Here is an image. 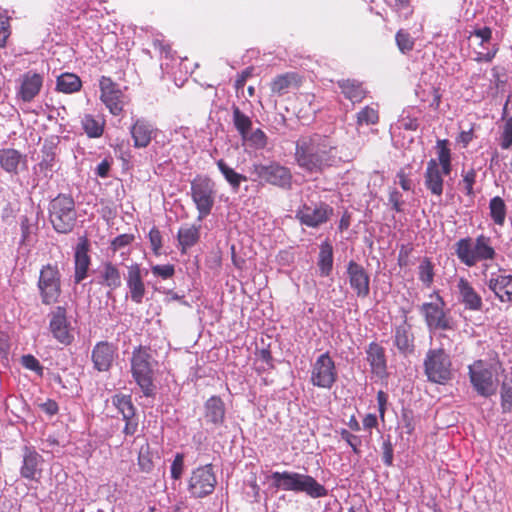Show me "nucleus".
<instances>
[{
	"label": "nucleus",
	"mask_w": 512,
	"mask_h": 512,
	"mask_svg": "<svg viewBox=\"0 0 512 512\" xmlns=\"http://www.w3.org/2000/svg\"><path fill=\"white\" fill-rule=\"evenodd\" d=\"M294 158L301 169L311 174L323 173L339 161L334 141L329 136L317 133L296 141Z\"/></svg>",
	"instance_id": "f257e3e1"
},
{
	"label": "nucleus",
	"mask_w": 512,
	"mask_h": 512,
	"mask_svg": "<svg viewBox=\"0 0 512 512\" xmlns=\"http://www.w3.org/2000/svg\"><path fill=\"white\" fill-rule=\"evenodd\" d=\"M437 159L431 158L427 162L424 172V185L432 195L441 197L444 190V176L452 172V156L447 139L436 142Z\"/></svg>",
	"instance_id": "f03ea898"
},
{
	"label": "nucleus",
	"mask_w": 512,
	"mask_h": 512,
	"mask_svg": "<svg viewBox=\"0 0 512 512\" xmlns=\"http://www.w3.org/2000/svg\"><path fill=\"white\" fill-rule=\"evenodd\" d=\"M454 252L459 261L467 267H474L483 261H492L496 257L491 237L480 234L475 239L467 236L454 244Z\"/></svg>",
	"instance_id": "7ed1b4c3"
},
{
	"label": "nucleus",
	"mask_w": 512,
	"mask_h": 512,
	"mask_svg": "<svg viewBox=\"0 0 512 512\" xmlns=\"http://www.w3.org/2000/svg\"><path fill=\"white\" fill-rule=\"evenodd\" d=\"M276 488L285 491L305 492L313 498L327 495L326 488L318 483L312 476L296 472H273L271 475Z\"/></svg>",
	"instance_id": "20e7f679"
},
{
	"label": "nucleus",
	"mask_w": 512,
	"mask_h": 512,
	"mask_svg": "<svg viewBox=\"0 0 512 512\" xmlns=\"http://www.w3.org/2000/svg\"><path fill=\"white\" fill-rule=\"evenodd\" d=\"M468 376L473 390L482 397L488 398L498 390V373L495 366L485 360L478 359L468 365Z\"/></svg>",
	"instance_id": "39448f33"
},
{
	"label": "nucleus",
	"mask_w": 512,
	"mask_h": 512,
	"mask_svg": "<svg viewBox=\"0 0 512 512\" xmlns=\"http://www.w3.org/2000/svg\"><path fill=\"white\" fill-rule=\"evenodd\" d=\"M49 219L58 233H69L76 223L75 203L71 196L59 194L49 207Z\"/></svg>",
	"instance_id": "423d86ee"
},
{
	"label": "nucleus",
	"mask_w": 512,
	"mask_h": 512,
	"mask_svg": "<svg viewBox=\"0 0 512 512\" xmlns=\"http://www.w3.org/2000/svg\"><path fill=\"white\" fill-rule=\"evenodd\" d=\"M37 287L42 304H56L62 294L61 273L57 263L43 265L39 272Z\"/></svg>",
	"instance_id": "0eeeda50"
},
{
	"label": "nucleus",
	"mask_w": 512,
	"mask_h": 512,
	"mask_svg": "<svg viewBox=\"0 0 512 512\" xmlns=\"http://www.w3.org/2000/svg\"><path fill=\"white\" fill-rule=\"evenodd\" d=\"M150 358L148 349L142 346L133 351L131 358L132 376L143 394L147 397L154 396L155 394Z\"/></svg>",
	"instance_id": "6e6552de"
},
{
	"label": "nucleus",
	"mask_w": 512,
	"mask_h": 512,
	"mask_svg": "<svg viewBox=\"0 0 512 512\" xmlns=\"http://www.w3.org/2000/svg\"><path fill=\"white\" fill-rule=\"evenodd\" d=\"M214 182L208 176H196L191 181V197L198 211V220L206 218L215 202Z\"/></svg>",
	"instance_id": "1a4fd4ad"
},
{
	"label": "nucleus",
	"mask_w": 512,
	"mask_h": 512,
	"mask_svg": "<svg viewBox=\"0 0 512 512\" xmlns=\"http://www.w3.org/2000/svg\"><path fill=\"white\" fill-rule=\"evenodd\" d=\"M452 363L444 349H430L424 360V371L429 381L444 384L452 377Z\"/></svg>",
	"instance_id": "9d476101"
},
{
	"label": "nucleus",
	"mask_w": 512,
	"mask_h": 512,
	"mask_svg": "<svg viewBox=\"0 0 512 512\" xmlns=\"http://www.w3.org/2000/svg\"><path fill=\"white\" fill-rule=\"evenodd\" d=\"M430 297H435V302L423 303L420 307V312L428 329L430 331L452 329L451 318L444 310L445 302L443 298L438 292H434Z\"/></svg>",
	"instance_id": "9b49d317"
},
{
	"label": "nucleus",
	"mask_w": 512,
	"mask_h": 512,
	"mask_svg": "<svg viewBox=\"0 0 512 512\" xmlns=\"http://www.w3.org/2000/svg\"><path fill=\"white\" fill-rule=\"evenodd\" d=\"M252 172L258 179L283 189H290L292 185V173L289 168L278 162L269 164L255 163L252 166Z\"/></svg>",
	"instance_id": "f8f14e48"
},
{
	"label": "nucleus",
	"mask_w": 512,
	"mask_h": 512,
	"mask_svg": "<svg viewBox=\"0 0 512 512\" xmlns=\"http://www.w3.org/2000/svg\"><path fill=\"white\" fill-rule=\"evenodd\" d=\"M217 484L211 464L194 469L188 480V491L194 498H204L213 493Z\"/></svg>",
	"instance_id": "ddd939ff"
},
{
	"label": "nucleus",
	"mask_w": 512,
	"mask_h": 512,
	"mask_svg": "<svg viewBox=\"0 0 512 512\" xmlns=\"http://www.w3.org/2000/svg\"><path fill=\"white\" fill-rule=\"evenodd\" d=\"M337 369L328 352L321 354L313 363L310 381L319 388L331 389L337 380Z\"/></svg>",
	"instance_id": "4468645a"
},
{
	"label": "nucleus",
	"mask_w": 512,
	"mask_h": 512,
	"mask_svg": "<svg viewBox=\"0 0 512 512\" xmlns=\"http://www.w3.org/2000/svg\"><path fill=\"white\" fill-rule=\"evenodd\" d=\"M100 100L114 116H119L126 104V96L110 77L102 76L99 80Z\"/></svg>",
	"instance_id": "2eb2a0df"
},
{
	"label": "nucleus",
	"mask_w": 512,
	"mask_h": 512,
	"mask_svg": "<svg viewBox=\"0 0 512 512\" xmlns=\"http://www.w3.org/2000/svg\"><path fill=\"white\" fill-rule=\"evenodd\" d=\"M333 215V208L324 202L313 205L303 204L296 211V218L302 225L318 228L329 221Z\"/></svg>",
	"instance_id": "dca6fc26"
},
{
	"label": "nucleus",
	"mask_w": 512,
	"mask_h": 512,
	"mask_svg": "<svg viewBox=\"0 0 512 512\" xmlns=\"http://www.w3.org/2000/svg\"><path fill=\"white\" fill-rule=\"evenodd\" d=\"M49 331L53 338L63 345H70L74 340L71 323L67 317V309L64 306L55 307L48 315Z\"/></svg>",
	"instance_id": "f3484780"
},
{
	"label": "nucleus",
	"mask_w": 512,
	"mask_h": 512,
	"mask_svg": "<svg viewBox=\"0 0 512 512\" xmlns=\"http://www.w3.org/2000/svg\"><path fill=\"white\" fill-rule=\"evenodd\" d=\"M43 75L28 71L21 75L16 98L25 103L32 102L40 93L43 86Z\"/></svg>",
	"instance_id": "a211bd4d"
},
{
	"label": "nucleus",
	"mask_w": 512,
	"mask_h": 512,
	"mask_svg": "<svg viewBox=\"0 0 512 512\" xmlns=\"http://www.w3.org/2000/svg\"><path fill=\"white\" fill-rule=\"evenodd\" d=\"M487 286L500 302H512V274H507L505 270L499 269L497 273L491 274Z\"/></svg>",
	"instance_id": "6ab92c4d"
},
{
	"label": "nucleus",
	"mask_w": 512,
	"mask_h": 512,
	"mask_svg": "<svg viewBox=\"0 0 512 512\" xmlns=\"http://www.w3.org/2000/svg\"><path fill=\"white\" fill-rule=\"evenodd\" d=\"M347 275L350 287L357 297L366 298L370 293V277L364 267L351 260L347 265Z\"/></svg>",
	"instance_id": "aec40b11"
},
{
	"label": "nucleus",
	"mask_w": 512,
	"mask_h": 512,
	"mask_svg": "<svg viewBox=\"0 0 512 512\" xmlns=\"http://www.w3.org/2000/svg\"><path fill=\"white\" fill-rule=\"evenodd\" d=\"M117 347L108 342L100 341L92 349L91 359L93 367L99 372L108 371L116 357Z\"/></svg>",
	"instance_id": "412c9836"
},
{
	"label": "nucleus",
	"mask_w": 512,
	"mask_h": 512,
	"mask_svg": "<svg viewBox=\"0 0 512 512\" xmlns=\"http://www.w3.org/2000/svg\"><path fill=\"white\" fill-rule=\"evenodd\" d=\"M43 462V457L33 447L25 446L20 475L27 480H38L41 477Z\"/></svg>",
	"instance_id": "4be33fe9"
},
{
	"label": "nucleus",
	"mask_w": 512,
	"mask_h": 512,
	"mask_svg": "<svg viewBox=\"0 0 512 512\" xmlns=\"http://www.w3.org/2000/svg\"><path fill=\"white\" fill-rule=\"evenodd\" d=\"M126 284L130 292V298L135 304H141L146 293L141 267L134 263L128 266Z\"/></svg>",
	"instance_id": "5701e85b"
},
{
	"label": "nucleus",
	"mask_w": 512,
	"mask_h": 512,
	"mask_svg": "<svg viewBox=\"0 0 512 512\" xmlns=\"http://www.w3.org/2000/svg\"><path fill=\"white\" fill-rule=\"evenodd\" d=\"M135 148H146L156 137L157 129L145 119H137L130 128Z\"/></svg>",
	"instance_id": "b1692460"
},
{
	"label": "nucleus",
	"mask_w": 512,
	"mask_h": 512,
	"mask_svg": "<svg viewBox=\"0 0 512 512\" xmlns=\"http://www.w3.org/2000/svg\"><path fill=\"white\" fill-rule=\"evenodd\" d=\"M366 354L371 372L380 378L385 377L387 375V364L384 348L377 342H371Z\"/></svg>",
	"instance_id": "393cba45"
},
{
	"label": "nucleus",
	"mask_w": 512,
	"mask_h": 512,
	"mask_svg": "<svg viewBox=\"0 0 512 512\" xmlns=\"http://www.w3.org/2000/svg\"><path fill=\"white\" fill-rule=\"evenodd\" d=\"M88 251V240L87 238H82L75 249L74 281L77 284L87 277V272L91 263Z\"/></svg>",
	"instance_id": "a878e982"
},
{
	"label": "nucleus",
	"mask_w": 512,
	"mask_h": 512,
	"mask_svg": "<svg viewBox=\"0 0 512 512\" xmlns=\"http://www.w3.org/2000/svg\"><path fill=\"white\" fill-rule=\"evenodd\" d=\"M460 299L466 309L471 311H480L483 307L482 297L474 289L471 283L465 279L460 278L457 284Z\"/></svg>",
	"instance_id": "bb28decb"
},
{
	"label": "nucleus",
	"mask_w": 512,
	"mask_h": 512,
	"mask_svg": "<svg viewBox=\"0 0 512 512\" xmlns=\"http://www.w3.org/2000/svg\"><path fill=\"white\" fill-rule=\"evenodd\" d=\"M26 167L27 157L13 148L0 149V167L10 174H18V168Z\"/></svg>",
	"instance_id": "cd10ccee"
},
{
	"label": "nucleus",
	"mask_w": 512,
	"mask_h": 512,
	"mask_svg": "<svg viewBox=\"0 0 512 512\" xmlns=\"http://www.w3.org/2000/svg\"><path fill=\"white\" fill-rule=\"evenodd\" d=\"M302 84V78L298 73L286 72L276 76L271 84L270 89L272 93L283 95L289 92L292 88H298Z\"/></svg>",
	"instance_id": "c85d7f7f"
},
{
	"label": "nucleus",
	"mask_w": 512,
	"mask_h": 512,
	"mask_svg": "<svg viewBox=\"0 0 512 512\" xmlns=\"http://www.w3.org/2000/svg\"><path fill=\"white\" fill-rule=\"evenodd\" d=\"M341 93L352 103H360L367 94L363 83L356 79H341L337 81Z\"/></svg>",
	"instance_id": "c756f323"
},
{
	"label": "nucleus",
	"mask_w": 512,
	"mask_h": 512,
	"mask_svg": "<svg viewBox=\"0 0 512 512\" xmlns=\"http://www.w3.org/2000/svg\"><path fill=\"white\" fill-rule=\"evenodd\" d=\"M415 94L421 102H428L431 109L439 110L442 101L440 87L423 82L417 85Z\"/></svg>",
	"instance_id": "7c9ffc66"
},
{
	"label": "nucleus",
	"mask_w": 512,
	"mask_h": 512,
	"mask_svg": "<svg viewBox=\"0 0 512 512\" xmlns=\"http://www.w3.org/2000/svg\"><path fill=\"white\" fill-rule=\"evenodd\" d=\"M99 284L109 288L110 290H116L122 284L121 272L119 268L112 262H104L99 271Z\"/></svg>",
	"instance_id": "2f4dec72"
},
{
	"label": "nucleus",
	"mask_w": 512,
	"mask_h": 512,
	"mask_svg": "<svg viewBox=\"0 0 512 512\" xmlns=\"http://www.w3.org/2000/svg\"><path fill=\"white\" fill-rule=\"evenodd\" d=\"M394 343L398 350L404 354L411 353L414 350V336L411 332V326L406 321L396 327Z\"/></svg>",
	"instance_id": "473e14b6"
},
{
	"label": "nucleus",
	"mask_w": 512,
	"mask_h": 512,
	"mask_svg": "<svg viewBox=\"0 0 512 512\" xmlns=\"http://www.w3.org/2000/svg\"><path fill=\"white\" fill-rule=\"evenodd\" d=\"M204 417L207 422L221 425L225 418V406L220 397L212 396L205 403Z\"/></svg>",
	"instance_id": "72a5a7b5"
},
{
	"label": "nucleus",
	"mask_w": 512,
	"mask_h": 512,
	"mask_svg": "<svg viewBox=\"0 0 512 512\" xmlns=\"http://www.w3.org/2000/svg\"><path fill=\"white\" fill-rule=\"evenodd\" d=\"M200 239V226L185 225L180 227L177 233V240L180 251L185 254L189 248L194 246Z\"/></svg>",
	"instance_id": "f704fd0d"
},
{
	"label": "nucleus",
	"mask_w": 512,
	"mask_h": 512,
	"mask_svg": "<svg viewBox=\"0 0 512 512\" xmlns=\"http://www.w3.org/2000/svg\"><path fill=\"white\" fill-rule=\"evenodd\" d=\"M318 267L322 276H329L333 269V247L327 240L320 245Z\"/></svg>",
	"instance_id": "c9c22d12"
},
{
	"label": "nucleus",
	"mask_w": 512,
	"mask_h": 512,
	"mask_svg": "<svg viewBox=\"0 0 512 512\" xmlns=\"http://www.w3.org/2000/svg\"><path fill=\"white\" fill-rule=\"evenodd\" d=\"M57 90L66 94L78 92L82 87V81L74 73H63L57 78Z\"/></svg>",
	"instance_id": "e433bc0d"
},
{
	"label": "nucleus",
	"mask_w": 512,
	"mask_h": 512,
	"mask_svg": "<svg viewBox=\"0 0 512 512\" xmlns=\"http://www.w3.org/2000/svg\"><path fill=\"white\" fill-rule=\"evenodd\" d=\"M216 165L219 171L222 173L225 180L234 190H238L241 183L246 182L248 180L245 175L236 172L223 159H219L216 162Z\"/></svg>",
	"instance_id": "4c0bfd02"
},
{
	"label": "nucleus",
	"mask_w": 512,
	"mask_h": 512,
	"mask_svg": "<svg viewBox=\"0 0 512 512\" xmlns=\"http://www.w3.org/2000/svg\"><path fill=\"white\" fill-rule=\"evenodd\" d=\"M233 124L240 134L241 138H247V133L251 131L252 120L249 116L244 114L236 105L232 107Z\"/></svg>",
	"instance_id": "58836bf2"
},
{
	"label": "nucleus",
	"mask_w": 512,
	"mask_h": 512,
	"mask_svg": "<svg viewBox=\"0 0 512 512\" xmlns=\"http://www.w3.org/2000/svg\"><path fill=\"white\" fill-rule=\"evenodd\" d=\"M489 210L493 222L498 226H503L507 211L504 200L499 196L493 197L489 202Z\"/></svg>",
	"instance_id": "ea45409f"
},
{
	"label": "nucleus",
	"mask_w": 512,
	"mask_h": 512,
	"mask_svg": "<svg viewBox=\"0 0 512 512\" xmlns=\"http://www.w3.org/2000/svg\"><path fill=\"white\" fill-rule=\"evenodd\" d=\"M82 127L90 138H98L104 132V121L96 119L93 115L86 114L82 118Z\"/></svg>",
	"instance_id": "a19ab883"
},
{
	"label": "nucleus",
	"mask_w": 512,
	"mask_h": 512,
	"mask_svg": "<svg viewBox=\"0 0 512 512\" xmlns=\"http://www.w3.org/2000/svg\"><path fill=\"white\" fill-rule=\"evenodd\" d=\"M112 403L123 418L135 416V407L130 395L116 394L112 397Z\"/></svg>",
	"instance_id": "79ce46f5"
},
{
	"label": "nucleus",
	"mask_w": 512,
	"mask_h": 512,
	"mask_svg": "<svg viewBox=\"0 0 512 512\" xmlns=\"http://www.w3.org/2000/svg\"><path fill=\"white\" fill-rule=\"evenodd\" d=\"M154 453L148 442H145L138 453V466L142 472L150 473L154 468Z\"/></svg>",
	"instance_id": "37998d69"
},
{
	"label": "nucleus",
	"mask_w": 512,
	"mask_h": 512,
	"mask_svg": "<svg viewBox=\"0 0 512 512\" xmlns=\"http://www.w3.org/2000/svg\"><path fill=\"white\" fill-rule=\"evenodd\" d=\"M379 122V112L376 108L365 106L356 115L358 126L375 125Z\"/></svg>",
	"instance_id": "c03bdc74"
},
{
	"label": "nucleus",
	"mask_w": 512,
	"mask_h": 512,
	"mask_svg": "<svg viewBox=\"0 0 512 512\" xmlns=\"http://www.w3.org/2000/svg\"><path fill=\"white\" fill-rule=\"evenodd\" d=\"M419 280L426 286L430 287L434 280V266L431 260L425 257L418 267Z\"/></svg>",
	"instance_id": "a18cd8bd"
},
{
	"label": "nucleus",
	"mask_w": 512,
	"mask_h": 512,
	"mask_svg": "<svg viewBox=\"0 0 512 512\" xmlns=\"http://www.w3.org/2000/svg\"><path fill=\"white\" fill-rule=\"evenodd\" d=\"M395 41L398 49L401 51V53L406 54L413 50L415 41L411 37V35L404 31L403 29H400L396 35H395Z\"/></svg>",
	"instance_id": "49530a36"
},
{
	"label": "nucleus",
	"mask_w": 512,
	"mask_h": 512,
	"mask_svg": "<svg viewBox=\"0 0 512 512\" xmlns=\"http://www.w3.org/2000/svg\"><path fill=\"white\" fill-rule=\"evenodd\" d=\"M242 140L247 141L250 146L258 150L264 149L267 145V136L265 132L259 128L248 132L247 138H242Z\"/></svg>",
	"instance_id": "de8ad7c7"
},
{
	"label": "nucleus",
	"mask_w": 512,
	"mask_h": 512,
	"mask_svg": "<svg viewBox=\"0 0 512 512\" xmlns=\"http://www.w3.org/2000/svg\"><path fill=\"white\" fill-rule=\"evenodd\" d=\"M55 158L56 155L51 150L43 151V156L38 167L40 172H42L46 178H50L52 176Z\"/></svg>",
	"instance_id": "09e8293b"
},
{
	"label": "nucleus",
	"mask_w": 512,
	"mask_h": 512,
	"mask_svg": "<svg viewBox=\"0 0 512 512\" xmlns=\"http://www.w3.org/2000/svg\"><path fill=\"white\" fill-rule=\"evenodd\" d=\"M501 407L503 412L512 410V382H503L501 386Z\"/></svg>",
	"instance_id": "8fccbe9b"
},
{
	"label": "nucleus",
	"mask_w": 512,
	"mask_h": 512,
	"mask_svg": "<svg viewBox=\"0 0 512 512\" xmlns=\"http://www.w3.org/2000/svg\"><path fill=\"white\" fill-rule=\"evenodd\" d=\"M21 364L26 369L34 371L37 375H43V366L35 356L31 354L23 355L21 357Z\"/></svg>",
	"instance_id": "3c124183"
},
{
	"label": "nucleus",
	"mask_w": 512,
	"mask_h": 512,
	"mask_svg": "<svg viewBox=\"0 0 512 512\" xmlns=\"http://www.w3.org/2000/svg\"><path fill=\"white\" fill-rule=\"evenodd\" d=\"M151 272L155 277H160L166 280L174 276L175 267L173 264L154 265L151 267Z\"/></svg>",
	"instance_id": "603ef678"
},
{
	"label": "nucleus",
	"mask_w": 512,
	"mask_h": 512,
	"mask_svg": "<svg viewBox=\"0 0 512 512\" xmlns=\"http://www.w3.org/2000/svg\"><path fill=\"white\" fill-rule=\"evenodd\" d=\"M11 34L10 17L0 13V47L3 48L7 44V40Z\"/></svg>",
	"instance_id": "864d4df0"
},
{
	"label": "nucleus",
	"mask_w": 512,
	"mask_h": 512,
	"mask_svg": "<svg viewBox=\"0 0 512 512\" xmlns=\"http://www.w3.org/2000/svg\"><path fill=\"white\" fill-rule=\"evenodd\" d=\"M476 171L471 168L463 174L462 184L468 196L474 195V184L476 182Z\"/></svg>",
	"instance_id": "5fc2aeb1"
},
{
	"label": "nucleus",
	"mask_w": 512,
	"mask_h": 512,
	"mask_svg": "<svg viewBox=\"0 0 512 512\" xmlns=\"http://www.w3.org/2000/svg\"><path fill=\"white\" fill-rule=\"evenodd\" d=\"M152 45L155 49H157L162 56L165 58H172L173 51L169 42H167L163 37H156L152 41Z\"/></svg>",
	"instance_id": "6e6d98bb"
},
{
	"label": "nucleus",
	"mask_w": 512,
	"mask_h": 512,
	"mask_svg": "<svg viewBox=\"0 0 512 512\" xmlns=\"http://www.w3.org/2000/svg\"><path fill=\"white\" fill-rule=\"evenodd\" d=\"M152 251L155 255L161 254L162 249V236L158 228L153 227L148 234Z\"/></svg>",
	"instance_id": "4d7b16f0"
},
{
	"label": "nucleus",
	"mask_w": 512,
	"mask_h": 512,
	"mask_svg": "<svg viewBox=\"0 0 512 512\" xmlns=\"http://www.w3.org/2000/svg\"><path fill=\"white\" fill-rule=\"evenodd\" d=\"M512 145V117L508 118L503 126L501 135V147L508 149Z\"/></svg>",
	"instance_id": "13d9d810"
},
{
	"label": "nucleus",
	"mask_w": 512,
	"mask_h": 512,
	"mask_svg": "<svg viewBox=\"0 0 512 512\" xmlns=\"http://www.w3.org/2000/svg\"><path fill=\"white\" fill-rule=\"evenodd\" d=\"M171 477L175 480L181 478L184 471V455L177 453L171 464Z\"/></svg>",
	"instance_id": "bf43d9fd"
},
{
	"label": "nucleus",
	"mask_w": 512,
	"mask_h": 512,
	"mask_svg": "<svg viewBox=\"0 0 512 512\" xmlns=\"http://www.w3.org/2000/svg\"><path fill=\"white\" fill-rule=\"evenodd\" d=\"M340 435L341 438L345 440L348 443V445L352 448L354 453H360L359 446L361 445V439L358 436L350 433L346 429H342Z\"/></svg>",
	"instance_id": "052dcab7"
},
{
	"label": "nucleus",
	"mask_w": 512,
	"mask_h": 512,
	"mask_svg": "<svg viewBox=\"0 0 512 512\" xmlns=\"http://www.w3.org/2000/svg\"><path fill=\"white\" fill-rule=\"evenodd\" d=\"M135 237L133 234H121L115 237L111 242V248L113 251H117L123 247L130 245L134 241Z\"/></svg>",
	"instance_id": "680f3d73"
},
{
	"label": "nucleus",
	"mask_w": 512,
	"mask_h": 512,
	"mask_svg": "<svg viewBox=\"0 0 512 512\" xmlns=\"http://www.w3.org/2000/svg\"><path fill=\"white\" fill-rule=\"evenodd\" d=\"M413 251V247L408 245H401L397 262L400 267H407L410 264V255Z\"/></svg>",
	"instance_id": "e2e57ef3"
},
{
	"label": "nucleus",
	"mask_w": 512,
	"mask_h": 512,
	"mask_svg": "<svg viewBox=\"0 0 512 512\" xmlns=\"http://www.w3.org/2000/svg\"><path fill=\"white\" fill-rule=\"evenodd\" d=\"M31 223L27 216H22L20 219V228H21V244H26L29 242L31 235Z\"/></svg>",
	"instance_id": "0e129e2a"
},
{
	"label": "nucleus",
	"mask_w": 512,
	"mask_h": 512,
	"mask_svg": "<svg viewBox=\"0 0 512 512\" xmlns=\"http://www.w3.org/2000/svg\"><path fill=\"white\" fill-rule=\"evenodd\" d=\"M382 459L386 466L393 464V445L389 439L382 444Z\"/></svg>",
	"instance_id": "69168bd1"
},
{
	"label": "nucleus",
	"mask_w": 512,
	"mask_h": 512,
	"mask_svg": "<svg viewBox=\"0 0 512 512\" xmlns=\"http://www.w3.org/2000/svg\"><path fill=\"white\" fill-rule=\"evenodd\" d=\"M498 50H499L498 46L494 45L492 47V49L488 50L487 52H481V51L476 52V56H475L474 60L478 63H481V62L489 63L495 58Z\"/></svg>",
	"instance_id": "338daca9"
},
{
	"label": "nucleus",
	"mask_w": 512,
	"mask_h": 512,
	"mask_svg": "<svg viewBox=\"0 0 512 512\" xmlns=\"http://www.w3.org/2000/svg\"><path fill=\"white\" fill-rule=\"evenodd\" d=\"M471 36H475L477 38H480L481 39L480 45L483 46L484 43H487V42H489L491 40V38H492V30L489 27L478 28V29L473 30L470 33V37Z\"/></svg>",
	"instance_id": "774afa93"
}]
</instances>
